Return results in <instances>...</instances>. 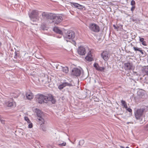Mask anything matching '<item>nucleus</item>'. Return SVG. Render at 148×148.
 Returning a JSON list of instances; mask_svg holds the SVG:
<instances>
[{
	"mask_svg": "<svg viewBox=\"0 0 148 148\" xmlns=\"http://www.w3.org/2000/svg\"><path fill=\"white\" fill-rule=\"evenodd\" d=\"M36 101L39 103L42 104L43 103H47L48 101H50L52 103H55L56 100L51 95L45 96L42 94H38L36 97Z\"/></svg>",
	"mask_w": 148,
	"mask_h": 148,
	"instance_id": "nucleus-1",
	"label": "nucleus"
},
{
	"mask_svg": "<svg viewBox=\"0 0 148 148\" xmlns=\"http://www.w3.org/2000/svg\"><path fill=\"white\" fill-rule=\"evenodd\" d=\"M40 12L37 10H33L30 13H29V17L31 20L34 22L38 21L40 18L39 16Z\"/></svg>",
	"mask_w": 148,
	"mask_h": 148,
	"instance_id": "nucleus-2",
	"label": "nucleus"
},
{
	"mask_svg": "<svg viewBox=\"0 0 148 148\" xmlns=\"http://www.w3.org/2000/svg\"><path fill=\"white\" fill-rule=\"evenodd\" d=\"M50 19H53V22L54 24H58L62 21V17L55 14H52L50 15Z\"/></svg>",
	"mask_w": 148,
	"mask_h": 148,
	"instance_id": "nucleus-3",
	"label": "nucleus"
},
{
	"mask_svg": "<svg viewBox=\"0 0 148 148\" xmlns=\"http://www.w3.org/2000/svg\"><path fill=\"white\" fill-rule=\"evenodd\" d=\"M75 32L71 30L67 31L63 35L64 39L66 40L67 42L68 41L67 39H73L75 37Z\"/></svg>",
	"mask_w": 148,
	"mask_h": 148,
	"instance_id": "nucleus-4",
	"label": "nucleus"
},
{
	"mask_svg": "<svg viewBox=\"0 0 148 148\" xmlns=\"http://www.w3.org/2000/svg\"><path fill=\"white\" fill-rule=\"evenodd\" d=\"M145 110V107L138 109L135 113V116L136 118L137 119H139L140 117L142 116L143 112Z\"/></svg>",
	"mask_w": 148,
	"mask_h": 148,
	"instance_id": "nucleus-5",
	"label": "nucleus"
},
{
	"mask_svg": "<svg viewBox=\"0 0 148 148\" xmlns=\"http://www.w3.org/2000/svg\"><path fill=\"white\" fill-rule=\"evenodd\" d=\"M89 27L90 30L94 32H98L100 31L99 26L95 23L90 24Z\"/></svg>",
	"mask_w": 148,
	"mask_h": 148,
	"instance_id": "nucleus-6",
	"label": "nucleus"
},
{
	"mask_svg": "<svg viewBox=\"0 0 148 148\" xmlns=\"http://www.w3.org/2000/svg\"><path fill=\"white\" fill-rule=\"evenodd\" d=\"M124 69L126 71H128L134 69V66L131 62L126 63L124 64Z\"/></svg>",
	"mask_w": 148,
	"mask_h": 148,
	"instance_id": "nucleus-7",
	"label": "nucleus"
},
{
	"mask_svg": "<svg viewBox=\"0 0 148 148\" xmlns=\"http://www.w3.org/2000/svg\"><path fill=\"white\" fill-rule=\"evenodd\" d=\"M5 103L6 106L9 107L14 108L16 106V102L12 99L5 102Z\"/></svg>",
	"mask_w": 148,
	"mask_h": 148,
	"instance_id": "nucleus-8",
	"label": "nucleus"
},
{
	"mask_svg": "<svg viewBox=\"0 0 148 148\" xmlns=\"http://www.w3.org/2000/svg\"><path fill=\"white\" fill-rule=\"evenodd\" d=\"M101 56L105 61H107L109 58L110 56L108 52L103 51L101 54Z\"/></svg>",
	"mask_w": 148,
	"mask_h": 148,
	"instance_id": "nucleus-9",
	"label": "nucleus"
},
{
	"mask_svg": "<svg viewBox=\"0 0 148 148\" xmlns=\"http://www.w3.org/2000/svg\"><path fill=\"white\" fill-rule=\"evenodd\" d=\"M81 74V71L79 69L74 68L72 70L71 74L76 76H79Z\"/></svg>",
	"mask_w": 148,
	"mask_h": 148,
	"instance_id": "nucleus-10",
	"label": "nucleus"
},
{
	"mask_svg": "<svg viewBox=\"0 0 148 148\" xmlns=\"http://www.w3.org/2000/svg\"><path fill=\"white\" fill-rule=\"evenodd\" d=\"M78 53L81 55H83L86 53V51L85 48L83 46L79 47L78 49Z\"/></svg>",
	"mask_w": 148,
	"mask_h": 148,
	"instance_id": "nucleus-11",
	"label": "nucleus"
},
{
	"mask_svg": "<svg viewBox=\"0 0 148 148\" xmlns=\"http://www.w3.org/2000/svg\"><path fill=\"white\" fill-rule=\"evenodd\" d=\"M71 4L72 6L73 7V6L75 8L79 9H82L84 8V6L80 5L77 3L71 2Z\"/></svg>",
	"mask_w": 148,
	"mask_h": 148,
	"instance_id": "nucleus-12",
	"label": "nucleus"
},
{
	"mask_svg": "<svg viewBox=\"0 0 148 148\" xmlns=\"http://www.w3.org/2000/svg\"><path fill=\"white\" fill-rule=\"evenodd\" d=\"M72 84L71 83H69L67 82L63 83L60 85L58 87V88L60 90L64 88L66 86H71Z\"/></svg>",
	"mask_w": 148,
	"mask_h": 148,
	"instance_id": "nucleus-13",
	"label": "nucleus"
},
{
	"mask_svg": "<svg viewBox=\"0 0 148 148\" xmlns=\"http://www.w3.org/2000/svg\"><path fill=\"white\" fill-rule=\"evenodd\" d=\"M94 66L97 70L101 71H103L105 69L104 67L99 66L98 64L95 63L94 64Z\"/></svg>",
	"mask_w": 148,
	"mask_h": 148,
	"instance_id": "nucleus-14",
	"label": "nucleus"
},
{
	"mask_svg": "<svg viewBox=\"0 0 148 148\" xmlns=\"http://www.w3.org/2000/svg\"><path fill=\"white\" fill-rule=\"evenodd\" d=\"M85 58L86 60L89 61H91L92 60L93 58L92 57V56L91 54V53H90V51L88 53L87 55L86 56Z\"/></svg>",
	"mask_w": 148,
	"mask_h": 148,
	"instance_id": "nucleus-15",
	"label": "nucleus"
},
{
	"mask_svg": "<svg viewBox=\"0 0 148 148\" xmlns=\"http://www.w3.org/2000/svg\"><path fill=\"white\" fill-rule=\"evenodd\" d=\"M53 30L56 33L59 34L60 35H62V32L57 27H54L53 28Z\"/></svg>",
	"mask_w": 148,
	"mask_h": 148,
	"instance_id": "nucleus-16",
	"label": "nucleus"
},
{
	"mask_svg": "<svg viewBox=\"0 0 148 148\" xmlns=\"http://www.w3.org/2000/svg\"><path fill=\"white\" fill-rule=\"evenodd\" d=\"M36 112L38 116V118L42 117V113L40 110L38 109H36Z\"/></svg>",
	"mask_w": 148,
	"mask_h": 148,
	"instance_id": "nucleus-17",
	"label": "nucleus"
},
{
	"mask_svg": "<svg viewBox=\"0 0 148 148\" xmlns=\"http://www.w3.org/2000/svg\"><path fill=\"white\" fill-rule=\"evenodd\" d=\"M143 72L148 76V66H145L142 69Z\"/></svg>",
	"mask_w": 148,
	"mask_h": 148,
	"instance_id": "nucleus-18",
	"label": "nucleus"
},
{
	"mask_svg": "<svg viewBox=\"0 0 148 148\" xmlns=\"http://www.w3.org/2000/svg\"><path fill=\"white\" fill-rule=\"evenodd\" d=\"M50 14H52V13L48 14L45 12H43L42 14V16L43 17H46L50 19L51 17L50 16Z\"/></svg>",
	"mask_w": 148,
	"mask_h": 148,
	"instance_id": "nucleus-19",
	"label": "nucleus"
},
{
	"mask_svg": "<svg viewBox=\"0 0 148 148\" xmlns=\"http://www.w3.org/2000/svg\"><path fill=\"white\" fill-rule=\"evenodd\" d=\"M26 96L27 99H31L33 98L32 94L31 92L27 93H26Z\"/></svg>",
	"mask_w": 148,
	"mask_h": 148,
	"instance_id": "nucleus-20",
	"label": "nucleus"
},
{
	"mask_svg": "<svg viewBox=\"0 0 148 148\" xmlns=\"http://www.w3.org/2000/svg\"><path fill=\"white\" fill-rule=\"evenodd\" d=\"M37 119L40 121V123H41V125L45 124V121L42 117L38 118Z\"/></svg>",
	"mask_w": 148,
	"mask_h": 148,
	"instance_id": "nucleus-21",
	"label": "nucleus"
},
{
	"mask_svg": "<svg viewBox=\"0 0 148 148\" xmlns=\"http://www.w3.org/2000/svg\"><path fill=\"white\" fill-rule=\"evenodd\" d=\"M121 105L123 106L125 108L127 109V105L126 103V102L124 100H122L121 101Z\"/></svg>",
	"mask_w": 148,
	"mask_h": 148,
	"instance_id": "nucleus-22",
	"label": "nucleus"
},
{
	"mask_svg": "<svg viewBox=\"0 0 148 148\" xmlns=\"http://www.w3.org/2000/svg\"><path fill=\"white\" fill-rule=\"evenodd\" d=\"M62 71L66 73H67L69 71L68 68L67 67H63L62 69Z\"/></svg>",
	"mask_w": 148,
	"mask_h": 148,
	"instance_id": "nucleus-23",
	"label": "nucleus"
},
{
	"mask_svg": "<svg viewBox=\"0 0 148 148\" xmlns=\"http://www.w3.org/2000/svg\"><path fill=\"white\" fill-rule=\"evenodd\" d=\"M133 49L135 51H139L140 53H141L142 54H143L144 53L143 52V51L140 50L139 48H137L136 47H134Z\"/></svg>",
	"mask_w": 148,
	"mask_h": 148,
	"instance_id": "nucleus-24",
	"label": "nucleus"
},
{
	"mask_svg": "<svg viewBox=\"0 0 148 148\" xmlns=\"http://www.w3.org/2000/svg\"><path fill=\"white\" fill-rule=\"evenodd\" d=\"M137 93L138 95L140 97H141L144 95L143 92L140 90L138 91Z\"/></svg>",
	"mask_w": 148,
	"mask_h": 148,
	"instance_id": "nucleus-25",
	"label": "nucleus"
},
{
	"mask_svg": "<svg viewBox=\"0 0 148 148\" xmlns=\"http://www.w3.org/2000/svg\"><path fill=\"white\" fill-rule=\"evenodd\" d=\"M66 145V142H63L62 143H60L58 144V145L59 147H62L65 146Z\"/></svg>",
	"mask_w": 148,
	"mask_h": 148,
	"instance_id": "nucleus-26",
	"label": "nucleus"
},
{
	"mask_svg": "<svg viewBox=\"0 0 148 148\" xmlns=\"http://www.w3.org/2000/svg\"><path fill=\"white\" fill-rule=\"evenodd\" d=\"M41 128L43 131H46V127L44 125H42L41 126Z\"/></svg>",
	"mask_w": 148,
	"mask_h": 148,
	"instance_id": "nucleus-27",
	"label": "nucleus"
},
{
	"mask_svg": "<svg viewBox=\"0 0 148 148\" xmlns=\"http://www.w3.org/2000/svg\"><path fill=\"white\" fill-rule=\"evenodd\" d=\"M24 119L25 120L27 121V122L28 123H30V121L29 120V119L27 117L25 116L24 117Z\"/></svg>",
	"mask_w": 148,
	"mask_h": 148,
	"instance_id": "nucleus-28",
	"label": "nucleus"
},
{
	"mask_svg": "<svg viewBox=\"0 0 148 148\" xmlns=\"http://www.w3.org/2000/svg\"><path fill=\"white\" fill-rule=\"evenodd\" d=\"M135 4V1L134 0H132L131 2V5H134Z\"/></svg>",
	"mask_w": 148,
	"mask_h": 148,
	"instance_id": "nucleus-29",
	"label": "nucleus"
},
{
	"mask_svg": "<svg viewBox=\"0 0 148 148\" xmlns=\"http://www.w3.org/2000/svg\"><path fill=\"white\" fill-rule=\"evenodd\" d=\"M29 123V124L28 125V127L29 128H32L33 126L32 123L30 122V123Z\"/></svg>",
	"mask_w": 148,
	"mask_h": 148,
	"instance_id": "nucleus-30",
	"label": "nucleus"
},
{
	"mask_svg": "<svg viewBox=\"0 0 148 148\" xmlns=\"http://www.w3.org/2000/svg\"><path fill=\"white\" fill-rule=\"evenodd\" d=\"M139 40L141 42H142L144 41V39L143 38H141L140 36L139 37Z\"/></svg>",
	"mask_w": 148,
	"mask_h": 148,
	"instance_id": "nucleus-31",
	"label": "nucleus"
},
{
	"mask_svg": "<svg viewBox=\"0 0 148 148\" xmlns=\"http://www.w3.org/2000/svg\"><path fill=\"white\" fill-rule=\"evenodd\" d=\"M129 112H132V110L131 108H127V109H126Z\"/></svg>",
	"mask_w": 148,
	"mask_h": 148,
	"instance_id": "nucleus-32",
	"label": "nucleus"
},
{
	"mask_svg": "<svg viewBox=\"0 0 148 148\" xmlns=\"http://www.w3.org/2000/svg\"><path fill=\"white\" fill-rule=\"evenodd\" d=\"M142 44L144 46H146L147 43L145 41H144L142 42Z\"/></svg>",
	"mask_w": 148,
	"mask_h": 148,
	"instance_id": "nucleus-33",
	"label": "nucleus"
},
{
	"mask_svg": "<svg viewBox=\"0 0 148 148\" xmlns=\"http://www.w3.org/2000/svg\"><path fill=\"white\" fill-rule=\"evenodd\" d=\"M135 8V6H132L131 8V11L133 12Z\"/></svg>",
	"mask_w": 148,
	"mask_h": 148,
	"instance_id": "nucleus-34",
	"label": "nucleus"
},
{
	"mask_svg": "<svg viewBox=\"0 0 148 148\" xmlns=\"http://www.w3.org/2000/svg\"><path fill=\"white\" fill-rule=\"evenodd\" d=\"M15 56L14 57V58H16V57L17 56V53L16 52H15Z\"/></svg>",
	"mask_w": 148,
	"mask_h": 148,
	"instance_id": "nucleus-35",
	"label": "nucleus"
},
{
	"mask_svg": "<svg viewBox=\"0 0 148 148\" xmlns=\"http://www.w3.org/2000/svg\"><path fill=\"white\" fill-rule=\"evenodd\" d=\"M0 121H1V122L2 123H4V121L3 120H2L0 119Z\"/></svg>",
	"mask_w": 148,
	"mask_h": 148,
	"instance_id": "nucleus-36",
	"label": "nucleus"
},
{
	"mask_svg": "<svg viewBox=\"0 0 148 148\" xmlns=\"http://www.w3.org/2000/svg\"><path fill=\"white\" fill-rule=\"evenodd\" d=\"M145 128L147 130H148V124L146 125Z\"/></svg>",
	"mask_w": 148,
	"mask_h": 148,
	"instance_id": "nucleus-37",
	"label": "nucleus"
},
{
	"mask_svg": "<svg viewBox=\"0 0 148 148\" xmlns=\"http://www.w3.org/2000/svg\"><path fill=\"white\" fill-rule=\"evenodd\" d=\"M127 124H129V123H133L130 122H127Z\"/></svg>",
	"mask_w": 148,
	"mask_h": 148,
	"instance_id": "nucleus-38",
	"label": "nucleus"
},
{
	"mask_svg": "<svg viewBox=\"0 0 148 148\" xmlns=\"http://www.w3.org/2000/svg\"><path fill=\"white\" fill-rule=\"evenodd\" d=\"M61 37H62V36L61 35L60 36H58L57 37L58 38H61Z\"/></svg>",
	"mask_w": 148,
	"mask_h": 148,
	"instance_id": "nucleus-39",
	"label": "nucleus"
},
{
	"mask_svg": "<svg viewBox=\"0 0 148 148\" xmlns=\"http://www.w3.org/2000/svg\"><path fill=\"white\" fill-rule=\"evenodd\" d=\"M121 148H124V147H123V146H121Z\"/></svg>",
	"mask_w": 148,
	"mask_h": 148,
	"instance_id": "nucleus-40",
	"label": "nucleus"
}]
</instances>
